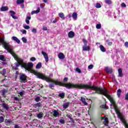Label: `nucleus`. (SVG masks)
<instances>
[{
	"mask_svg": "<svg viewBox=\"0 0 128 128\" xmlns=\"http://www.w3.org/2000/svg\"><path fill=\"white\" fill-rule=\"evenodd\" d=\"M70 102L64 103L63 104V108H64V110H66V108H68V106H70Z\"/></svg>",
	"mask_w": 128,
	"mask_h": 128,
	"instance_id": "f8f14e48",
	"label": "nucleus"
},
{
	"mask_svg": "<svg viewBox=\"0 0 128 128\" xmlns=\"http://www.w3.org/2000/svg\"><path fill=\"white\" fill-rule=\"evenodd\" d=\"M100 108H105V110H108V106H107L106 104L105 105H102Z\"/></svg>",
	"mask_w": 128,
	"mask_h": 128,
	"instance_id": "58836bf2",
	"label": "nucleus"
},
{
	"mask_svg": "<svg viewBox=\"0 0 128 128\" xmlns=\"http://www.w3.org/2000/svg\"><path fill=\"white\" fill-rule=\"evenodd\" d=\"M37 116L38 118H42L44 116V113L41 112L38 114H37Z\"/></svg>",
	"mask_w": 128,
	"mask_h": 128,
	"instance_id": "7c9ffc66",
	"label": "nucleus"
},
{
	"mask_svg": "<svg viewBox=\"0 0 128 128\" xmlns=\"http://www.w3.org/2000/svg\"><path fill=\"white\" fill-rule=\"evenodd\" d=\"M125 100H128V92L126 94V95L125 96Z\"/></svg>",
	"mask_w": 128,
	"mask_h": 128,
	"instance_id": "5fc2aeb1",
	"label": "nucleus"
},
{
	"mask_svg": "<svg viewBox=\"0 0 128 128\" xmlns=\"http://www.w3.org/2000/svg\"><path fill=\"white\" fill-rule=\"evenodd\" d=\"M118 72L120 78H122V76H124V74H122V70L121 68H120L118 70Z\"/></svg>",
	"mask_w": 128,
	"mask_h": 128,
	"instance_id": "4468645a",
	"label": "nucleus"
},
{
	"mask_svg": "<svg viewBox=\"0 0 128 128\" xmlns=\"http://www.w3.org/2000/svg\"><path fill=\"white\" fill-rule=\"evenodd\" d=\"M36 58L34 57H32L30 58V60L32 61V62H34V60H36Z\"/></svg>",
	"mask_w": 128,
	"mask_h": 128,
	"instance_id": "09e8293b",
	"label": "nucleus"
},
{
	"mask_svg": "<svg viewBox=\"0 0 128 128\" xmlns=\"http://www.w3.org/2000/svg\"><path fill=\"white\" fill-rule=\"evenodd\" d=\"M124 126L126 128H128V124L126 122L124 123Z\"/></svg>",
	"mask_w": 128,
	"mask_h": 128,
	"instance_id": "864d4df0",
	"label": "nucleus"
},
{
	"mask_svg": "<svg viewBox=\"0 0 128 128\" xmlns=\"http://www.w3.org/2000/svg\"><path fill=\"white\" fill-rule=\"evenodd\" d=\"M42 54H43L44 58H45V60L46 62H48V54L46 52L42 51Z\"/></svg>",
	"mask_w": 128,
	"mask_h": 128,
	"instance_id": "6e6552de",
	"label": "nucleus"
},
{
	"mask_svg": "<svg viewBox=\"0 0 128 128\" xmlns=\"http://www.w3.org/2000/svg\"><path fill=\"white\" fill-rule=\"evenodd\" d=\"M81 100L82 104H84L85 106H88V103H86V98L82 97Z\"/></svg>",
	"mask_w": 128,
	"mask_h": 128,
	"instance_id": "bb28decb",
	"label": "nucleus"
},
{
	"mask_svg": "<svg viewBox=\"0 0 128 128\" xmlns=\"http://www.w3.org/2000/svg\"><path fill=\"white\" fill-rule=\"evenodd\" d=\"M10 16H12V18H14V20H18V17L16 16H14L16 14V12H14V11H12V10H10Z\"/></svg>",
	"mask_w": 128,
	"mask_h": 128,
	"instance_id": "1a4fd4ad",
	"label": "nucleus"
},
{
	"mask_svg": "<svg viewBox=\"0 0 128 128\" xmlns=\"http://www.w3.org/2000/svg\"><path fill=\"white\" fill-rule=\"evenodd\" d=\"M76 72H78L79 74H80L82 72V70H80V68H76Z\"/></svg>",
	"mask_w": 128,
	"mask_h": 128,
	"instance_id": "c03bdc74",
	"label": "nucleus"
},
{
	"mask_svg": "<svg viewBox=\"0 0 128 128\" xmlns=\"http://www.w3.org/2000/svg\"><path fill=\"white\" fill-rule=\"evenodd\" d=\"M100 50H102V52H106V48H104V46L102 45H100Z\"/></svg>",
	"mask_w": 128,
	"mask_h": 128,
	"instance_id": "c756f323",
	"label": "nucleus"
},
{
	"mask_svg": "<svg viewBox=\"0 0 128 128\" xmlns=\"http://www.w3.org/2000/svg\"><path fill=\"white\" fill-rule=\"evenodd\" d=\"M8 92V90H6L4 88H3L2 90H0V94H1V96H2L4 98H6V94Z\"/></svg>",
	"mask_w": 128,
	"mask_h": 128,
	"instance_id": "0eeeda50",
	"label": "nucleus"
},
{
	"mask_svg": "<svg viewBox=\"0 0 128 128\" xmlns=\"http://www.w3.org/2000/svg\"><path fill=\"white\" fill-rule=\"evenodd\" d=\"M68 78H64V82H68Z\"/></svg>",
	"mask_w": 128,
	"mask_h": 128,
	"instance_id": "4d7b16f0",
	"label": "nucleus"
},
{
	"mask_svg": "<svg viewBox=\"0 0 128 128\" xmlns=\"http://www.w3.org/2000/svg\"><path fill=\"white\" fill-rule=\"evenodd\" d=\"M58 57L60 60H64V58H65L64 54L62 52L59 53V54H58Z\"/></svg>",
	"mask_w": 128,
	"mask_h": 128,
	"instance_id": "6ab92c4d",
	"label": "nucleus"
},
{
	"mask_svg": "<svg viewBox=\"0 0 128 128\" xmlns=\"http://www.w3.org/2000/svg\"><path fill=\"white\" fill-rule=\"evenodd\" d=\"M121 6L122 7V8H126V4L124 3H122L121 4Z\"/></svg>",
	"mask_w": 128,
	"mask_h": 128,
	"instance_id": "603ef678",
	"label": "nucleus"
},
{
	"mask_svg": "<svg viewBox=\"0 0 128 128\" xmlns=\"http://www.w3.org/2000/svg\"><path fill=\"white\" fill-rule=\"evenodd\" d=\"M42 103L40 102H38L37 104H34V107L35 108H41L42 106Z\"/></svg>",
	"mask_w": 128,
	"mask_h": 128,
	"instance_id": "412c9836",
	"label": "nucleus"
},
{
	"mask_svg": "<svg viewBox=\"0 0 128 128\" xmlns=\"http://www.w3.org/2000/svg\"><path fill=\"white\" fill-rule=\"evenodd\" d=\"M58 16L62 20H64V13L60 12L58 14Z\"/></svg>",
	"mask_w": 128,
	"mask_h": 128,
	"instance_id": "473e14b6",
	"label": "nucleus"
},
{
	"mask_svg": "<svg viewBox=\"0 0 128 128\" xmlns=\"http://www.w3.org/2000/svg\"><path fill=\"white\" fill-rule=\"evenodd\" d=\"M93 90H95L96 93L98 94H102L103 96H106L113 105L114 110L118 118H120L122 120H124V118L122 116V114L120 110L118 109V104L116 103V101H114V98L110 96V92L108 90L105 88H102L100 87L94 86L93 88Z\"/></svg>",
	"mask_w": 128,
	"mask_h": 128,
	"instance_id": "f03ea898",
	"label": "nucleus"
},
{
	"mask_svg": "<svg viewBox=\"0 0 128 128\" xmlns=\"http://www.w3.org/2000/svg\"><path fill=\"white\" fill-rule=\"evenodd\" d=\"M124 46H126V48H128V42H126L124 43Z\"/></svg>",
	"mask_w": 128,
	"mask_h": 128,
	"instance_id": "bf43d9fd",
	"label": "nucleus"
},
{
	"mask_svg": "<svg viewBox=\"0 0 128 128\" xmlns=\"http://www.w3.org/2000/svg\"><path fill=\"white\" fill-rule=\"evenodd\" d=\"M105 2L108 4H112V1L110 0H105Z\"/></svg>",
	"mask_w": 128,
	"mask_h": 128,
	"instance_id": "37998d69",
	"label": "nucleus"
},
{
	"mask_svg": "<svg viewBox=\"0 0 128 128\" xmlns=\"http://www.w3.org/2000/svg\"><path fill=\"white\" fill-rule=\"evenodd\" d=\"M26 78V76L24 74H21L20 76V82H28Z\"/></svg>",
	"mask_w": 128,
	"mask_h": 128,
	"instance_id": "423d86ee",
	"label": "nucleus"
},
{
	"mask_svg": "<svg viewBox=\"0 0 128 128\" xmlns=\"http://www.w3.org/2000/svg\"><path fill=\"white\" fill-rule=\"evenodd\" d=\"M121 94H122V90L120 89H118L117 91V96L118 98H120Z\"/></svg>",
	"mask_w": 128,
	"mask_h": 128,
	"instance_id": "2f4dec72",
	"label": "nucleus"
},
{
	"mask_svg": "<svg viewBox=\"0 0 128 128\" xmlns=\"http://www.w3.org/2000/svg\"><path fill=\"white\" fill-rule=\"evenodd\" d=\"M0 74H2V76H4V74H6V69H3L0 72Z\"/></svg>",
	"mask_w": 128,
	"mask_h": 128,
	"instance_id": "e433bc0d",
	"label": "nucleus"
},
{
	"mask_svg": "<svg viewBox=\"0 0 128 128\" xmlns=\"http://www.w3.org/2000/svg\"><path fill=\"white\" fill-rule=\"evenodd\" d=\"M24 28H26V30H28L30 28V26H24Z\"/></svg>",
	"mask_w": 128,
	"mask_h": 128,
	"instance_id": "6e6d98bb",
	"label": "nucleus"
},
{
	"mask_svg": "<svg viewBox=\"0 0 128 128\" xmlns=\"http://www.w3.org/2000/svg\"><path fill=\"white\" fill-rule=\"evenodd\" d=\"M40 97H36L35 98L36 102H40Z\"/></svg>",
	"mask_w": 128,
	"mask_h": 128,
	"instance_id": "49530a36",
	"label": "nucleus"
},
{
	"mask_svg": "<svg viewBox=\"0 0 128 128\" xmlns=\"http://www.w3.org/2000/svg\"><path fill=\"white\" fill-rule=\"evenodd\" d=\"M0 60H2V62H4L6 60V58L4 55H0Z\"/></svg>",
	"mask_w": 128,
	"mask_h": 128,
	"instance_id": "72a5a7b5",
	"label": "nucleus"
},
{
	"mask_svg": "<svg viewBox=\"0 0 128 128\" xmlns=\"http://www.w3.org/2000/svg\"><path fill=\"white\" fill-rule=\"evenodd\" d=\"M32 32H36V28H33V29L32 30Z\"/></svg>",
	"mask_w": 128,
	"mask_h": 128,
	"instance_id": "680f3d73",
	"label": "nucleus"
},
{
	"mask_svg": "<svg viewBox=\"0 0 128 128\" xmlns=\"http://www.w3.org/2000/svg\"><path fill=\"white\" fill-rule=\"evenodd\" d=\"M20 32H26V30H21Z\"/></svg>",
	"mask_w": 128,
	"mask_h": 128,
	"instance_id": "69168bd1",
	"label": "nucleus"
},
{
	"mask_svg": "<svg viewBox=\"0 0 128 128\" xmlns=\"http://www.w3.org/2000/svg\"><path fill=\"white\" fill-rule=\"evenodd\" d=\"M95 7L96 8H102V5H100V3H97V4H96Z\"/></svg>",
	"mask_w": 128,
	"mask_h": 128,
	"instance_id": "ea45409f",
	"label": "nucleus"
},
{
	"mask_svg": "<svg viewBox=\"0 0 128 128\" xmlns=\"http://www.w3.org/2000/svg\"><path fill=\"white\" fill-rule=\"evenodd\" d=\"M104 120V124L108 126V122H110L108 121V118L107 117L105 118Z\"/></svg>",
	"mask_w": 128,
	"mask_h": 128,
	"instance_id": "a211bd4d",
	"label": "nucleus"
},
{
	"mask_svg": "<svg viewBox=\"0 0 128 128\" xmlns=\"http://www.w3.org/2000/svg\"><path fill=\"white\" fill-rule=\"evenodd\" d=\"M42 68V62H38L36 66V68Z\"/></svg>",
	"mask_w": 128,
	"mask_h": 128,
	"instance_id": "4c0bfd02",
	"label": "nucleus"
},
{
	"mask_svg": "<svg viewBox=\"0 0 128 128\" xmlns=\"http://www.w3.org/2000/svg\"><path fill=\"white\" fill-rule=\"evenodd\" d=\"M58 124H66V120L64 118H62L60 119L59 120Z\"/></svg>",
	"mask_w": 128,
	"mask_h": 128,
	"instance_id": "f3484780",
	"label": "nucleus"
},
{
	"mask_svg": "<svg viewBox=\"0 0 128 128\" xmlns=\"http://www.w3.org/2000/svg\"><path fill=\"white\" fill-rule=\"evenodd\" d=\"M43 30H48V28L46 26H44L43 28Z\"/></svg>",
	"mask_w": 128,
	"mask_h": 128,
	"instance_id": "e2e57ef3",
	"label": "nucleus"
},
{
	"mask_svg": "<svg viewBox=\"0 0 128 128\" xmlns=\"http://www.w3.org/2000/svg\"><path fill=\"white\" fill-rule=\"evenodd\" d=\"M14 128H22L20 126V125L15 124L14 125Z\"/></svg>",
	"mask_w": 128,
	"mask_h": 128,
	"instance_id": "de8ad7c7",
	"label": "nucleus"
},
{
	"mask_svg": "<svg viewBox=\"0 0 128 128\" xmlns=\"http://www.w3.org/2000/svg\"><path fill=\"white\" fill-rule=\"evenodd\" d=\"M40 8H44V5H42V4H40Z\"/></svg>",
	"mask_w": 128,
	"mask_h": 128,
	"instance_id": "338daca9",
	"label": "nucleus"
},
{
	"mask_svg": "<svg viewBox=\"0 0 128 128\" xmlns=\"http://www.w3.org/2000/svg\"><path fill=\"white\" fill-rule=\"evenodd\" d=\"M22 68H24L28 70V72H30L32 70V68L34 66V64L31 62H29L28 64L24 63L22 65Z\"/></svg>",
	"mask_w": 128,
	"mask_h": 128,
	"instance_id": "39448f33",
	"label": "nucleus"
},
{
	"mask_svg": "<svg viewBox=\"0 0 128 128\" xmlns=\"http://www.w3.org/2000/svg\"><path fill=\"white\" fill-rule=\"evenodd\" d=\"M82 40L84 46H87L88 40H86L85 38H83Z\"/></svg>",
	"mask_w": 128,
	"mask_h": 128,
	"instance_id": "79ce46f5",
	"label": "nucleus"
},
{
	"mask_svg": "<svg viewBox=\"0 0 128 128\" xmlns=\"http://www.w3.org/2000/svg\"><path fill=\"white\" fill-rule=\"evenodd\" d=\"M102 28V24H97L96 25V28L98 30H100V28Z\"/></svg>",
	"mask_w": 128,
	"mask_h": 128,
	"instance_id": "a19ab883",
	"label": "nucleus"
},
{
	"mask_svg": "<svg viewBox=\"0 0 128 128\" xmlns=\"http://www.w3.org/2000/svg\"><path fill=\"white\" fill-rule=\"evenodd\" d=\"M93 68H94V65L92 64H90L88 66V68H89V70H92Z\"/></svg>",
	"mask_w": 128,
	"mask_h": 128,
	"instance_id": "8fccbe9b",
	"label": "nucleus"
},
{
	"mask_svg": "<svg viewBox=\"0 0 128 128\" xmlns=\"http://www.w3.org/2000/svg\"><path fill=\"white\" fill-rule=\"evenodd\" d=\"M105 70H106V72H107L108 74H112V69L111 68L106 67L105 68Z\"/></svg>",
	"mask_w": 128,
	"mask_h": 128,
	"instance_id": "dca6fc26",
	"label": "nucleus"
},
{
	"mask_svg": "<svg viewBox=\"0 0 128 128\" xmlns=\"http://www.w3.org/2000/svg\"><path fill=\"white\" fill-rule=\"evenodd\" d=\"M40 10V8H38L37 10L32 11L31 12V14H38Z\"/></svg>",
	"mask_w": 128,
	"mask_h": 128,
	"instance_id": "b1692460",
	"label": "nucleus"
},
{
	"mask_svg": "<svg viewBox=\"0 0 128 128\" xmlns=\"http://www.w3.org/2000/svg\"><path fill=\"white\" fill-rule=\"evenodd\" d=\"M24 0H17V4H24Z\"/></svg>",
	"mask_w": 128,
	"mask_h": 128,
	"instance_id": "f704fd0d",
	"label": "nucleus"
},
{
	"mask_svg": "<svg viewBox=\"0 0 128 128\" xmlns=\"http://www.w3.org/2000/svg\"><path fill=\"white\" fill-rule=\"evenodd\" d=\"M72 18L74 20H76L78 18V14L76 12H73L72 14Z\"/></svg>",
	"mask_w": 128,
	"mask_h": 128,
	"instance_id": "aec40b11",
	"label": "nucleus"
},
{
	"mask_svg": "<svg viewBox=\"0 0 128 128\" xmlns=\"http://www.w3.org/2000/svg\"><path fill=\"white\" fill-rule=\"evenodd\" d=\"M0 42L4 45V48L5 50H6L8 52H12V47L9 44L6 43V42H4V38H2L0 36Z\"/></svg>",
	"mask_w": 128,
	"mask_h": 128,
	"instance_id": "20e7f679",
	"label": "nucleus"
},
{
	"mask_svg": "<svg viewBox=\"0 0 128 128\" xmlns=\"http://www.w3.org/2000/svg\"><path fill=\"white\" fill-rule=\"evenodd\" d=\"M5 124H6V126H10V124H12V121L10 119L5 120Z\"/></svg>",
	"mask_w": 128,
	"mask_h": 128,
	"instance_id": "2eb2a0df",
	"label": "nucleus"
},
{
	"mask_svg": "<svg viewBox=\"0 0 128 128\" xmlns=\"http://www.w3.org/2000/svg\"><path fill=\"white\" fill-rule=\"evenodd\" d=\"M22 40L23 42H24V44H26L27 42L26 38H24V37H23L22 38Z\"/></svg>",
	"mask_w": 128,
	"mask_h": 128,
	"instance_id": "a18cd8bd",
	"label": "nucleus"
},
{
	"mask_svg": "<svg viewBox=\"0 0 128 128\" xmlns=\"http://www.w3.org/2000/svg\"><path fill=\"white\" fill-rule=\"evenodd\" d=\"M64 96H66V94L64 92L60 93L58 94V96L61 98H64Z\"/></svg>",
	"mask_w": 128,
	"mask_h": 128,
	"instance_id": "c85d7f7f",
	"label": "nucleus"
},
{
	"mask_svg": "<svg viewBox=\"0 0 128 128\" xmlns=\"http://www.w3.org/2000/svg\"><path fill=\"white\" fill-rule=\"evenodd\" d=\"M2 106L4 108H6V110H8V105L6 103H2Z\"/></svg>",
	"mask_w": 128,
	"mask_h": 128,
	"instance_id": "cd10ccee",
	"label": "nucleus"
},
{
	"mask_svg": "<svg viewBox=\"0 0 128 128\" xmlns=\"http://www.w3.org/2000/svg\"><path fill=\"white\" fill-rule=\"evenodd\" d=\"M0 10L2 12H6V10H8V6H2L0 8Z\"/></svg>",
	"mask_w": 128,
	"mask_h": 128,
	"instance_id": "393cba45",
	"label": "nucleus"
},
{
	"mask_svg": "<svg viewBox=\"0 0 128 128\" xmlns=\"http://www.w3.org/2000/svg\"><path fill=\"white\" fill-rule=\"evenodd\" d=\"M4 122V116H0V124Z\"/></svg>",
	"mask_w": 128,
	"mask_h": 128,
	"instance_id": "c9c22d12",
	"label": "nucleus"
},
{
	"mask_svg": "<svg viewBox=\"0 0 128 128\" xmlns=\"http://www.w3.org/2000/svg\"><path fill=\"white\" fill-rule=\"evenodd\" d=\"M12 69L14 70H18V67H16V66H13L12 67Z\"/></svg>",
	"mask_w": 128,
	"mask_h": 128,
	"instance_id": "13d9d810",
	"label": "nucleus"
},
{
	"mask_svg": "<svg viewBox=\"0 0 128 128\" xmlns=\"http://www.w3.org/2000/svg\"><path fill=\"white\" fill-rule=\"evenodd\" d=\"M90 46H86V45L82 46V50H84V52H90Z\"/></svg>",
	"mask_w": 128,
	"mask_h": 128,
	"instance_id": "9d476101",
	"label": "nucleus"
},
{
	"mask_svg": "<svg viewBox=\"0 0 128 128\" xmlns=\"http://www.w3.org/2000/svg\"><path fill=\"white\" fill-rule=\"evenodd\" d=\"M12 40H15V42H16L17 44L20 43V40H18V38H16V36H12Z\"/></svg>",
	"mask_w": 128,
	"mask_h": 128,
	"instance_id": "5701e85b",
	"label": "nucleus"
},
{
	"mask_svg": "<svg viewBox=\"0 0 128 128\" xmlns=\"http://www.w3.org/2000/svg\"><path fill=\"white\" fill-rule=\"evenodd\" d=\"M53 116L54 118H58V116H60V112L56 110H54L53 111Z\"/></svg>",
	"mask_w": 128,
	"mask_h": 128,
	"instance_id": "ddd939ff",
	"label": "nucleus"
},
{
	"mask_svg": "<svg viewBox=\"0 0 128 128\" xmlns=\"http://www.w3.org/2000/svg\"><path fill=\"white\" fill-rule=\"evenodd\" d=\"M14 100H16V102L20 101V99L18 98V97H14Z\"/></svg>",
	"mask_w": 128,
	"mask_h": 128,
	"instance_id": "3c124183",
	"label": "nucleus"
},
{
	"mask_svg": "<svg viewBox=\"0 0 128 128\" xmlns=\"http://www.w3.org/2000/svg\"><path fill=\"white\" fill-rule=\"evenodd\" d=\"M33 74L36 76H38V78H41L42 80H46V82H53L52 84H50L49 88L52 90H54V84L56 86H64L66 88H78L79 90H94V88L95 86H92L91 84H74L70 82L69 83H64L58 80H56L54 79L50 78V77L46 76V75L38 72V71L33 70Z\"/></svg>",
	"mask_w": 128,
	"mask_h": 128,
	"instance_id": "f257e3e1",
	"label": "nucleus"
},
{
	"mask_svg": "<svg viewBox=\"0 0 128 128\" xmlns=\"http://www.w3.org/2000/svg\"><path fill=\"white\" fill-rule=\"evenodd\" d=\"M12 56L14 58V60H16V62L15 63V66L16 68H18L20 66H21L22 68V64H24V60L22 58H20L14 52V50L10 52Z\"/></svg>",
	"mask_w": 128,
	"mask_h": 128,
	"instance_id": "7ed1b4c3",
	"label": "nucleus"
},
{
	"mask_svg": "<svg viewBox=\"0 0 128 128\" xmlns=\"http://www.w3.org/2000/svg\"><path fill=\"white\" fill-rule=\"evenodd\" d=\"M112 42H108V46H112Z\"/></svg>",
	"mask_w": 128,
	"mask_h": 128,
	"instance_id": "0e129e2a",
	"label": "nucleus"
},
{
	"mask_svg": "<svg viewBox=\"0 0 128 128\" xmlns=\"http://www.w3.org/2000/svg\"><path fill=\"white\" fill-rule=\"evenodd\" d=\"M19 94H20V96H24V92H20L19 93Z\"/></svg>",
	"mask_w": 128,
	"mask_h": 128,
	"instance_id": "052dcab7",
	"label": "nucleus"
},
{
	"mask_svg": "<svg viewBox=\"0 0 128 128\" xmlns=\"http://www.w3.org/2000/svg\"><path fill=\"white\" fill-rule=\"evenodd\" d=\"M32 18L30 16H27L26 18V22L27 24H30V20Z\"/></svg>",
	"mask_w": 128,
	"mask_h": 128,
	"instance_id": "4be33fe9",
	"label": "nucleus"
},
{
	"mask_svg": "<svg viewBox=\"0 0 128 128\" xmlns=\"http://www.w3.org/2000/svg\"><path fill=\"white\" fill-rule=\"evenodd\" d=\"M68 36L70 38H72L74 36V32H68Z\"/></svg>",
	"mask_w": 128,
	"mask_h": 128,
	"instance_id": "a878e982",
	"label": "nucleus"
},
{
	"mask_svg": "<svg viewBox=\"0 0 128 128\" xmlns=\"http://www.w3.org/2000/svg\"><path fill=\"white\" fill-rule=\"evenodd\" d=\"M66 116L70 120L72 124H74V120L72 118V114H67Z\"/></svg>",
	"mask_w": 128,
	"mask_h": 128,
	"instance_id": "9b49d317",
	"label": "nucleus"
},
{
	"mask_svg": "<svg viewBox=\"0 0 128 128\" xmlns=\"http://www.w3.org/2000/svg\"><path fill=\"white\" fill-rule=\"evenodd\" d=\"M106 116H104V117H102V120H104V118H106Z\"/></svg>",
	"mask_w": 128,
	"mask_h": 128,
	"instance_id": "774afa93",
	"label": "nucleus"
}]
</instances>
